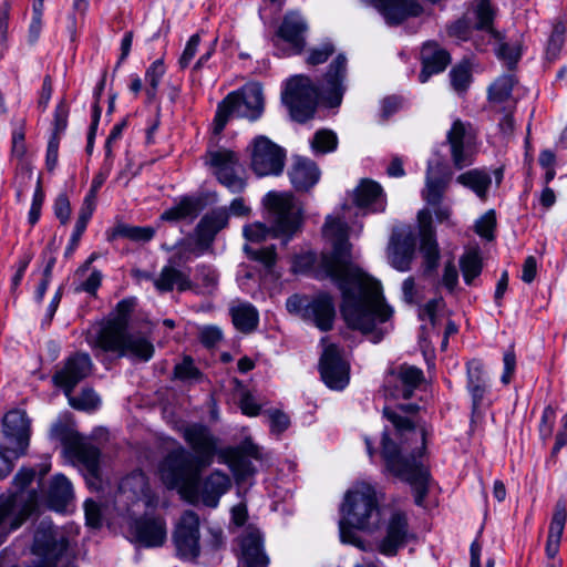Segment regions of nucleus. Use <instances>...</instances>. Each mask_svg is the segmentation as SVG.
<instances>
[{
	"mask_svg": "<svg viewBox=\"0 0 567 567\" xmlns=\"http://www.w3.org/2000/svg\"><path fill=\"white\" fill-rule=\"evenodd\" d=\"M346 216H328L323 236L331 241L332 251L322 254L315 270L317 279H331L340 289V311L347 326L368 336L373 343L389 332L386 323L393 309L384 299L381 284L352 264Z\"/></svg>",
	"mask_w": 567,
	"mask_h": 567,
	"instance_id": "nucleus-1",
	"label": "nucleus"
},
{
	"mask_svg": "<svg viewBox=\"0 0 567 567\" xmlns=\"http://www.w3.org/2000/svg\"><path fill=\"white\" fill-rule=\"evenodd\" d=\"M416 404L384 408L383 414L393 430L385 429L381 455L386 470L408 482L414 492V502L423 506L429 492L430 473L422 457L425 452L427 431L415 417Z\"/></svg>",
	"mask_w": 567,
	"mask_h": 567,
	"instance_id": "nucleus-2",
	"label": "nucleus"
},
{
	"mask_svg": "<svg viewBox=\"0 0 567 567\" xmlns=\"http://www.w3.org/2000/svg\"><path fill=\"white\" fill-rule=\"evenodd\" d=\"M179 432L193 454L179 445L162 460L158 467L159 476L164 485L171 489L194 486L202 472L214 463L219 449V439L203 423L186 424Z\"/></svg>",
	"mask_w": 567,
	"mask_h": 567,
	"instance_id": "nucleus-3",
	"label": "nucleus"
},
{
	"mask_svg": "<svg viewBox=\"0 0 567 567\" xmlns=\"http://www.w3.org/2000/svg\"><path fill=\"white\" fill-rule=\"evenodd\" d=\"M347 59L339 54L329 65L320 86L303 74H296L285 81L281 92L282 103L288 107L291 117L305 123L313 117L319 97L329 106L341 104L346 91Z\"/></svg>",
	"mask_w": 567,
	"mask_h": 567,
	"instance_id": "nucleus-4",
	"label": "nucleus"
},
{
	"mask_svg": "<svg viewBox=\"0 0 567 567\" xmlns=\"http://www.w3.org/2000/svg\"><path fill=\"white\" fill-rule=\"evenodd\" d=\"M340 514L341 542L365 549L364 540L354 529L374 533L380 527L381 514L374 487L365 482L357 483L344 495Z\"/></svg>",
	"mask_w": 567,
	"mask_h": 567,
	"instance_id": "nucleus-5",
	"label": "nucleus"
},
{
	"mask_svg": "<svg viewBox=\"0 0 567 567\" xmlns=\"http://www.w3.org/2000/svg\"><path fill=\"white\" fill-rule=\"evenodd\" d=\"M135 306L134 298L121 300L116 306L115 318L101 329L97 342L105 351L148 361L154 354V346L141 333H131L127 330L128 318Z\"/></svg>",
	"mask_w": 567,
	"mask_h": 567,
	"instance_id": "nucleus-6",
	"label": "nucleus"
},
{
	"mask_svg": "<svg viewBox=\"0 0 567 567\" xmlns=\"http://www.w3.org/2000/svg\"><path fill=\"white\" fill-rule=\"evenodd\" d=\"M264 112V94L259 83H247L240 90L230 92L217 107L215 133H220L233 116L258 120Z\"/></svg>",
	"mask_w": 567,
	"mask_h": 567,
	"instance_id": "nucleus-7",
	"label": "nucleus"
},
{
	"mask_svg": "<svg viewBox=\"0 0 567 567\" xmlns=\"http://www.w3.org/2000/svg\"><path fill=\"white\" fill-rule=\"evenodd\" d=\"M289 312L300 315L306 321L313 323L321 331L333 327L336 308L333 298L327 292H320L312 298L293 295L286 301Z\"/></svg>",
	"mask_w": 567,
	"mask_h": 567,
	"instance_id": "nucleus-8",
	"label": "nucleus"
},
{
	"mask_svg": "<svg viewBox=\"0 0 567 567\" xmlns=\"http://www.w3.org/2000/svg\"><path fill=\"white\" fill-rule=\"evenodd\" d=\"M278 236H291L301 224V206L289 193L269 192L264 199Z\"/></svg>",
	"mask_w": 567,
	"mask_h": 567,
	"instance_id": "nucleus-9",
	"label": "nucleus"
},
{
	"mask_svg": "<svg viewBox=\"0 0 567 567\" xmlns=\"http://www.w3.org/2000/svg\"><path fill=\"white\" fill-rule=\"evenodd\" d=\"M205 163L210 167L217 181L229 192L239 194L246 188V181L240 175L239 156L228 148L209 150Z\"/></svg>",
	"mask_w": 567,
	"mask_h": 567,
	"instance_id": "nucleus-10",
	"label": "nucleus"
},
{
	"mask_svg": "<svg viewBox=\"0 0 567 567\" xmlns=\"http://www.w3.org/2000/svg\"><path fill=\"white\" fill-rule=\"evenodd\" d=\"M138 503H142L145 508H155L158 497L151 489L146 475L135 471L121 481L115 505L118 511L131 512L132 507Z\"/></svg>",
	"mask_w": 567,
	"mask_h": 567,
	"instance_id": "nucleus-11",
	"label": "nucleus"
},
{
	"mask_svg": "<svg viewBox=\"0 0 567 567\" xmlns=\"http://www.w3.org/2000/svg\"><path fill=\"white\" fill-rule=\"evenodd\" d=\"M452 163L456 169H463L474 163L476 154V133L472 124L455 118L446 133Z\"/></svg>",
	"mask_w": 567,
	"mask_h": 567,
	"instance_id": "nucleus-12",
	"label": "nucleus"
},
{
	"mask_svg": "<svg viewBox=\"0 0 567 567\" xmlns=\"http://www.w3.org/2000/svg\"><path fill=\"white\" fill-rule=\"evenodd\" d=\"M414 538L406 513L395 509L384 522L383 536L378 542L377 549L385 557H394Z\"/></svg>",
	"mask_w": 567,
	"mask_h": 567,
	"instance_id": "nucleus-13",
	"label": "nucleus"
},
{
	"mask_svg": "<svg viewBox=\"0 0 567 567\" xmlns=\"http://www.w3.org/2000/svg\"><path fill=\"white\" fill-rule=\"evenodd\" d=\"M285 151L268 137L259 135L251 142L250 166L257 176L279 175L285 166Z\"/></svg>",
	"mask_w": 567,
	"mask_h": 567,
	"instance_id": "nucleus-14",
	"label": "nucleus"
},
{
	"mask_svg": "<svg viewBox=\"0 0 567 567\" xmlns=\"http://www.w3.org/2000/svg\"><path fill=\"white\" fill-rule=\"evenodd\" d=\"M199 539V517L193 511H185L173 532L177 556L183 560L195 561L200 554Z\"/></svg>",
	"mask_w": 567,
	"mask_h": 567,
	"instance_id": "nucleus-15",
	"label": "nucleus"
},
{
	"mask_svg": "<svg viewBox=\"0 0 567 567\" xmlns=\"http://www.w3.org/2000/svg\"><path fill=\"white\" fill-rule=\"evenodd\" d=\"M35 506V493L30 494L28 499L20 493L0 499V545L32 514Z\"/></svg>",
	"mask_w": 567,
	"mask_h": 567,
	"instance_id": "nucleus-16",
	"label": "nucleus"
},
{
	"mask_svg": "<svg viewBox=\"0 0 567 567\" xmlns=\"http://www.w3.org/2000/svg\"><path fill=\"white\" fill-rule=\"evenodd\" d=\"M128 533L132 542L141 546L147 548L161 547L167 538L166 522L164 517L155 515L131 518Z\"/></svg>",
	"mask_w": 567,
	"mask_h": 567,
	"instance_id": "nucleus-17",
	"label": "nucleus"
},
{
	"mask_svg": "<svg viewBox=\"0 0 567 567\" xmlns=\"http://www.w3.org/2000/svg\"><path fill=\"white\" fill-rule=\"evenodd\" d=\"M349 369L341 349L334 343L327 344L320 358V373L326 385L332 390H343L349 383Z\"/></svg>",
	"mask_w": 567,
	"mask_h": 567,
	"instance_id": "nucleus-18",
	"label": "nucleus"
},
{
	"mask_svg": "<svg viewBox=\"0 0 567 567\" xmlns=\"http://www.w3.org/2000/svg\"><path fill=\"white\" fill-rule=\"evenodd\" d=\"M3 435L9 445L27 452L31 435V421L23 410H11L2 419Z\"/></svg>",
	"mask_w": 567,
	"mask_h": 567,
	"instance_id": "nucleus-19",
	"label": "nucleus"
},
{
	"mask_svg": "<svg viewBox=\"0 0 567 567\" xmlns=\"http://www.w3.org/2000/svg\"><path fill=\"white\" fill-rule=\"evenodd\" d=\"M415 251V239L412 234L393 231L391 235L386 256L389 264L398 271H409Z\"/></svg>",
	"mask_w": 567,
	"mask_h": 567,
	"instance_id": "nucleus-20",
	"label": "nucleus"
},
{
	"mask_svg": "<svg viewBox=\"0 0 567 567\" xmlns=\"http://www.w3.org/2000/svg\"><path fill=\"white\" fill-rule=\"evenodd\" d=\"M73 457L79 458L84 465V478L91 488L100 489L102 480L100 476V451L97 447L80 442V435L73 431Z\"/></svg>",
	"mask_w": 567,
	"mask_h": 567,
	"instance_id": "nucleus-21",
	"label": "nucleus"
},
{
	"mask_svg": "<svg viewBox=\"0 0 567 567\" xmlns=\"http://www.w3.org/2000/svg\"><path fill=\"white\" fill-rule=\"evenodd\" d=\"M451 178L452 173L442 165L429 163L425 173V185L421 192L422 198L431 206L442 204Z\"/></svg>",
	"mask_w": 567,
	"mask_h": 567,
	"instance_id": "nucleus-22",
	"label": "nucleus"
},
{
	"mask_svg": "<svg viewBox=\"0 0 567 567\" xmlns=\"http://www.w3.org/2000/svg\"><path fill=\"white\" fill-rule=\"evenodd\" d=\"M417 221L421 236V252L424 258L425 272H431L437 267L440 250L435 239V229L432 224V215L430 210H420L417 214Z\"/></svg>",
	"mask_w": 567,
	"mask_h": 567,
	"instance_id": "nucleus-23",
	"label": "nucleus"
},
{
	"mask_svg": "<svg viewBox=\"0 0 567 567\" xmlns=\"http://www.w3.org/2000/svg\"><path fill=\"white\" fill-rule=\"evenodd\" d=\"M354 205L364 214L382 213L386 207L385 194L381 185L372 179H362L353 190Z\"/></svg>",
	"mask_w": 567,
	"mask_h": 567,
	"instance_id": "nucleus-24",
	"label": "nucleus"
},
{
	"mask_svg": "<svg viewBox=\"0 0 567 567\" xmlns=\"http://www.w3.org/2000/svg\"><path fill=\"white\" fill-rule=\"evenodd\" d=\"M384 18L389 25H398L410 17L422 13L416 0H368Z\"/></svg>",
	"mask_w": 567,
	"mask_h": 567,
	"instance_id": "nucleus-25",
	"label": "nucleus"
},
{
	"mask_svg": "<svg viewBox=\"0 0 567 567\" xmlns=\"http://www.w3.org/2000/svg\"><path fill=\"white\" fill-rule=\"evenodd\" d=\"M228 224V214L226 209L213 210L206 214L195 229V241L199 249L197 255L206 251L213 244L217 233Z\"/></svg>",
	"mask_w": 567,
	"mask_h": 567,
	"instance_id": "nucleus-26",
	"label": "nucleus"
},
{
	"mask_svg": "<svg viewBox=\"0 0 567 567\" xmlns=\"http://www.w3.org/2000/svg\"><path fill=\"white\" fill-rule=\"evenodd\" d=\"M308 24L305 19L295 11L288 12L277 31V35L290 44L291 53L299 54L306 45L305 33Z\"/></svg>",
	"mask_w": 567,
	"mask_h": 567,
	"instance_id": "nucleus-27",
	"label": "nucleus"
},
{
	"mask_svg": "<svg viewBox=\"0 0 567 567\" xmlns=\"http://www.w3.org/2000/svg\"><path fill=\"white\" fill-rule=\"evenodd\" d=\"M422 70L419 81L425 83L433 74L443 72L451 62L450 53L436 42L429 41L421 49Z\"/></svg>",
	"mask_w": 567,
	"mask_h": 567,
	"instance_id": "nucleus-28",
	"label": "nucleus"
},
{
	"mask_svg": "<svg viewBox=\"0 0 567 567\" xmlns=\"http://www.w3.org/2000/svg\"><path fill=\"white\" fill-rule=\"evenodd\" d=\"M241 564L244 567H267L268 558L264 553L261 533L249 527L241 538Z\"/></svg>",
	"mask_w": 567,
	"mask_h": 567,
	"instance_id": "nucleus-29",
	"label": "nucleus"
},
{
	"mask_svg": "<svg viewBox=\"0 0 567 567\" xmlns=\"http://www.w3.org/2000/svg\"><path fill=\"white\" fill-rule=\"evenodd\" d=\"M292 186L297 190L307 192L312 188L320 178V171L315 162L305 157H295L289 171Z\"/></svg>",
	"mask_w": 567,
	"mask_h": 567,
	"instance_id": "nucleus-30",
	"label": "nucleus"
},
{
	"mask_svg": "<svg viewBox=\"0 0 567 567\" xmlns=\"http://www.w3.org/2000/svg\"><path fill=\"white\" fill-rule=\"evenodd\" d=\"M153 284L161 292H168L174 289L183 292L193 289L189 275L172 265L164 266L159 275L154 278Z\"/></svg>",
	"mask_w": 567,
	"mask_h": 567,
	"instance_id": "nucleus-31",
	"label": "nucleus"
},
{
	"mask_svg": "<svg viewBox=\"0 0 567 567\" xmlns=\"http://www.w3.org/2000/svg\"><path fill=\"white\" fill-rule=\"evenodd\" d=\"M488 389V378L480 360L467 363V390L472 396L473 411L476 412Z\"/></svg>",
	"mask_w": 567,
	"mask_h": 567,
	"instance_id": "nucleus-32",
	"label": "nucleus"
},
{
	"mask_svg": "<svg viewBox=\"0 0 567 567\" xmlns=\"http://www.w3.org/2000/svg\"><path fill=\"white\" fill-rule=\"evenodd\" d=\"M230 477L215 470L203 482L202 501L208 507H217L220 497L230 488Z\"/></svg>",
	"mask_w": 567,
	"mask_h": 567,
	"instance_id": "nucleus-33",
	"label": "nucleus"
},
{
	"mask_svg": "<svg viewBox=\"0 0 567 567\" xmlns=\"http://www.w3.org/2000/svg\"><path fill=\"white\" fill-rule=\"evenodd\" d=\"M68 117H69V105H68V102L65 100H63L56 106V110L54 113L53 134L48 143L47 167L50 171H52L56 166L59 140H60V135L63 134L68 127Z\"/></svg>",
	"mask_w": 567,
	"mask_h": 567,
	"instance_id": "nucleus-34",
	"label": "nucleus"
},
{
	"mask_svg": "<svg viewBox=\"0 0 567 567\" xmlns=\"http://www.w3.org/2000/svg\"><path fill=\"white\" fill-rule=\"evenodd\" d=\"M456 183L471 189L481 200H486L492 177L486 171L474 168L460 174Z\"/></svg>",
	"mask_w": 567,
	"mask_h": 567,
	"instance_id": "nucleus-35",
	"label": "nucleus"
},
{
	"mask_svg": "<svg viewBox=\"0 0 567 567\" xmlns=\"http://www.w3.org/2000/svg\"><path fill=\"white\" fill-rule=\"evenodd\" d=\"M202 209V202L196 197H183L176 205L166 209L162 215V220L179 221L194 220Z\"/></svg>",
	"mask_w": 567,
	"mask_h": 567,
	"instance_id": "nucleus-36",
	"label": "nucleus"
},
{
	"mask_svg": "<svg viewBox=\"0 0 567 567\" xmlns=\"http://www.w3.org/2000/svg\"><path fill=\"white\" fill-rule=\"evenodd\" d=\"M69 499V480L66 476L58 474L52 478L47 493L48 506L56 512H62L66 508Z\"/></svg>",
	"mask_w": 567,
	"mask_h": 567,
	"instance_id": "nucleus-37",
	"label": "nucleus"
},
{
	"mask_svg": "<svg viewBox=\"0 0 567 567\" xmlns=\"http://www.w3.org/2000/svg\"><path fill=\"white\" fill-rule=\"evenodd\" d=\"M104 182V178H95L92 183L91 189L86 194L82 207L79 213V217L76 220V229L75 234H73V244L79 240L80 236L84 233L86 225L92 217V214L95 209V199H96V192L101 187L102 183Z\"/></svg>",
	"mask_w": 567,
	"mask_h": 567,
	"instance_id": "nucleus-38",
	"label": "nucleus"
},
{
	"mask_svg": "<svg viewBox=\"0 0 567 567\" xmlns=\"http://www.w3.org/2000/svg\"><path fill=\"white\" fill-rule=\"evenodd\" d=\"M51 441L61 444L62 453L66 462L71 460V415L61 414L50 430Z\"/></svg>",
	"mask_w": 567,
	"mask_h": 567,
	"instance_id": "nucleus-39",
	"label": "nucleus"
},
{
	"mask_svg": "<svg viewBox=\"0 0 567 567\" xmlns=\"http://www.w3.org/2000/svg\"><path fill=\"white\" fill-rule=\"evenodd\" d=\"M231 319L235 327L245 333L256 329L259 316L258 311L250 303H239L230 309Z\"/></svg>",
	"mask_w": 567,
	"mask_h": 567,
	"instance_id": "nucleus-40",
	"label": "nucleus"
},
{
	"mask_svg": "<svg viewBox=\"0 0 567 567\" xmlns=\"http://www.w3.org/2000/svg\"><path fill=\"white\" fill-rule=\"evenodd\" d=\"M219 275L217 270L208 265H197L193 291L200 295H212L218 287Z\"/></svg>",
	"mask_w": 567,
	"mask_h": 567,
	"instance_id": "nucleus-41",
	"label": "nucleus"
},
{
	"mask_svg": "<svg viewBox=\"0 0 567 567\" xmlns=\"http://www.w3.org/2000/svg\"><path fill=\"white\" fill-rule=\"evenodd\" d=\"M155 234L156 229L151 226L118 224L113 228L110 239L122 237L136 243H147L154 238Z\"/></svg>",
	"mask_w": 567,
	"mask_h": 567,
	"instance_id": "nucleus-42",
	"label": "nucleus"
},
{
	"mask_svg": "<svg viewBox=\"0 0 567 567\" xmlns=\"http://www.w3.org/2000/svg\"><path fill=\"white\" fill-rule=\"evenodd\" d=\"M460 267L465 284L472 285L473 280L481 275L483 268L478 251L471 250L464 254L460 259Z\"/></svg>",
	"mask_w": 567,
	"mask_h": 567,
	"instance_id": "nucleus-43",
	"label": "nucleus"
},
{
	"mask_svg": "<svg viewBox=\"0 0 567 567\" xmlns=\"http://www.w3.org/2000/svg\"><path fill=\"white\" fill-rule=\"evenodd\" d=\"M227 462L237 481H245L256 472L254 464L246 455H241L231 449L228 450Z\"/></svg>",
	"mask_w": 567,
	"mask_h": 567,
	"instance_id": "nucleus-44",
	"label": "nucleus"
},
{
	"mask_svg": "<svg viewBox=\"0 0 567 567\" xmlns=\"http://www.w3.org/2000/svg\"><path fill=\"white\" fill-rule=\"evenodd\" d=\"M515 84V79L511 74H505L499 76L494 83H492L488 87V99L495 103H503L507 101L511 95Z\"/></svg>",
	"mask_w": 567,
	"mask_h": 567,
	"instance_id": "nucleus-45",
	"label": "nucleus"
},
{
	"mask_svg": "<svg viewBox=\"0 0 567 567\" xmlns=\"http://www.w3.org/2000/svg\"><path fill=\"white\" fill-rule=\"evenodd\" d=\"M450 80L453 90L457 93H464L472 82L471 65L467 61H462L450 71Z\"/></svg>",
	"mask_w": 567,
	"mask_h": 567,
	"instance_id": "nucleus-46",
	"label": "nucleus"
},
{
	"mask_svg": "<svg viewBox=\"0 0 567 567\" xmlns=\"http://www.w3.org/2000/svg\"><path fill=\"white\" fill-rule=\"evenodd\" d=\"M472 3L477 20V28L491 30L496 14V8L493 6L492 0H473Z\"/></svg>",
	"mask_w": 567,
	"mask_h": 567,
	"instance_id": "nucleus-47",
	"label": "nucleus"
},
{
	"mask_svg": "<svg viewBox=\"0 0 567 567\" xmlns=\"http://www.w3.org/2000/svg\"><path fill=\"white\" fill-rule=\"evenodd\" d=\"M24 454L25 452H20L19 449L7 444L3 439L0 437V480L12 472L14 461Z\"/></svg>",
	"mask_w": 567,
	"mask_h": 567,
	"instance_id": "nucleus-48",
	"label": "nucleus"
},
{
	"mask_svg": "<svg viewBox=\"0 0 567 567\" xmlns=\"http://www.w3.org/2000/svg\"><path fill=\"white\" fill-rule=\"evenodd\" d=\"M398 381H402L413 395L414 391L424 381V373L417 367L402 364L398 368Z\"/></svg>",
	"mask_w": 567,
	"mask_h": 567,
	"instance_id": "nucleus-49",
	"label": "nucleus"
},
{
	"mask_svg": "<svg viewBox=\"0 0 567 567\" xmlns=\"http://www.w3.org/2000/svg\"><path fill=\"white\" fill-rule=\"evenodd\" d=\"M337 145L338 137L336 133L330 130L318 131L311 141V147L315 153L326 154L333 152L337 148Z\"/></svg>",
	"mask_w": 567,
	"mask_h": 567,
	"instance_id": "nucleus-50",
	"label": "nucleus"
},
{
	"mask_svg": "<svg viewBox=\"0 0 567 567\" xmlns=\"http://www.w3.org/2000/svg\"><path fill=\"white\" fill-rule=\"evenodd\" d=\"M496 55L512 69L516 65L522 55V45L518 40L502 42L496 49Z\"/></svg>",
	"mask_w": 567,
	"mask_h": 567,
	"instance_id": "nucleus-51",
	"label": "nucleus"
},
{
	"mask_svg": "<svg viewBox=\"0 0 567 567\" xmlns=\"http://www.w3.org/2000/svg\"><path fill=\"white\" fill-rule=\"evenodd\" d=\"M567 518L566 502L559 499L555 505V511L549 525L548 537L554 539H561Z\"/></svg>",
	"mask_w": 567,
	"mask_h": 567,
	"instance_id": "nucleus-52",
	"label": "nucleus"
},
{
	"mask_svg": "<svg viewBox=\"0 0 567 567\" xmlns=\"http://www.w3.org/2000/svg\"><path fill=\"white\" fill-rule=\"evenodd\" d=\"M566 28L563 23H556L547 42L546 58L554 61L558 58L565 43Z\"/></svg>",
	"mask_w": 567,
	"mask_h": 567,
	"instance_id": "nucleus-53",
	"label": "nucleus"
},
{
	"mask_svg": "<svg viewBox=\"0 0 567 567\" xmlns=\"http://www.w3.org/2000/svg\"><path fill=\"white\" fill-rule=\"evenodd\" d=\"M244 251L250 259L261 262L268 269H270L276 264L277 254L275 246L254 248L246 244L244 246Z\"/></svg>",
	"mask_w": 567,
	"mask_h": 567,
	"instance_id": "nucleus-54",
	"label": "nucleus"
},
{
	"mask_svg": "<svg viewBox=\"0 0 567 567\" xmlns=\"http://www.w3.org/2000/svg\"><path fill=\"white\" fill-rule=\"evenodd\" d=\"M99 395L91 389H84L79 395L73 396V409L93 412L100 405Z\"/></svg>",
	"mask_w": 567,
	"mask_h": 567,
	"instance_id": "nucleus-55",
	"label": "nucleus"
},
{
	"mask_svg": "<svg viewBox=\"0 0 567 567\" xmlns=\"http://www.w3.org/2000/svg\"><path fill=\"white\" fill-rule=\"evenodd\" d=\"M384 389L394 399H409L412 396L411 390L402 381H398V369L388 375Z\"/></svg>",
	"mask_w": 567,
	"mask_h": 567,
	"instance_id": "nucleus-56",
	"label": "nucleus"
},
{
	"mask_svg": "<svg viewBox=\"0 0 567 567\" xmlns=\"http://www.w3.org/2000/svg\"><path fill=\"white\" fill-rule=\"evenodd\" d=\"M53 383L63 390L69 403H71V358L65 359L63 368L56 370Z\"/></svg>",
	"mask_w": 567,
	"mask_h": 567,
	"instance_id": "nucleus-57",
	"label": "nucleus"
},
{
	"mask_svg": "<svg viewBox=\"0 0 567 567\" xmlns=\"http://www.w3.org/2000/svg\"><path fill=\"white\" fill-rule=\"evenodd\" d=\"M556 421V411L551 405H547L542 413L540 422H539V437L546 443L550 440L554 431V425Z\"/></svg>",
	"mask_w": 567,
	"mask_h": 567,
	"instance_id": "nucleus-58",
	"label": "nucleus"
},
{
	"mask_svg": "<svg viewBox=\"0 0 567 567\" xmlns=\"http://www.w3.org/2000/svg\"><path fill=\"white\" fill-rule=\"evenodd\" d=\"M174 374L176 379L182 381H198L202 378V373L188 357L175 365Z\"/></svg>",
	"mask_w": 567,
	"mask_h": 567,
	"instance_id": "nucleus-59",
	"label": "nucleus"
},
{
	"mask_svg": "<svg viewBox=\"0 0 567 567\" xmlns=\"http://www.w3.org/2000/svg\"><path fill=\"white\" fill-rule=\"evenodd\" d=\"M92 361L87 353L73 354V385L91 373Z\"/></svg>",
	"mask_w": 567,
	"mask_h": 567,
	"instance_id": "nucleus-60",
	"label": "nucleus"
},
{
	"mask_svg": "<svg viewBox=\"0 0 567 567\" xmlns=\"http://www.w3.org/2000/svg\"><path fill=\"white\" fill-rule=\"evenodd\" d=\"M334 52V47L331 42H323L318 47H313L309 50L307 56V64L318 65L324 63L330 55Z\"/></svg>",
	"mask_w": 567,
	"mask_h": 567,
	"instance_id": "nucleus-61",
	"label": "nucleus"
},
{
	"mask_svg": "<svg viewBox=\"0 0 567 567\" xmlns=\"http://www.w3.org/2000/svg\"><path fill=\"white\" fill-rule=\"evenodd\" d=\"M165 68L161 60H156L151 64V66L147 69L145 74V80L150 87L147 89V94L150 97H153L155 95V92L157 90L159 80L164 75Z\"/></svg>",
	"mask_w": 567,
	"mask_h": 567,
	"instance_id": "nucleus-62",
	"label": "nucleus"
},
{
	"mask_svg": "<svg viewBox=\"0 0 567 567\" xmlns=\"http://www.w3.org/2000/svg\"><path fill=\"white\" fill-rule=\"evenodd\" d=\"M496 226V216L493 209L486 212L483 216H481L475 223V231L486 238H493V231Z\"/></svg>",
	"mask_w": 567,
	"mask_h": 567,
	"instance_id": "nucleus-63",
	"label": "nucleus"
},
{
	"mask_svg": "<svg viewBox=\"0 0 567 567\" xmlns=\"http://www.w3.org/2000/svg\"><path fill=\"white\" fill-rule=\"evenodd\" d=\"M444 307V300L442 297L433 298L429 300L419 310V317L421 320H427L433 326L436 323L437 311Z\"/></svg>",
	"mask_w": 567,
	"mask_h": 567,
	"instance_id": "nucleus-64",
	"label": "nucleus"
}]
</instances>
